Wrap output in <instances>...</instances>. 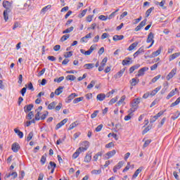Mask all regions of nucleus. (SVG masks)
<instances>
[{
    "label": "nucleus",
    "instance_id": "nucleus-1",
    "mask_svg": "<svg viewBox=\"0 0 180 180\" xmlns=\"http://www.w3.org/2000/svg\"><path fill=\"white\" fill-rule=\"evenodd\" d=\"M83 146H84V147H79L78 149H77L75 153H73L72 156V160H77V158L79 157L80 153H84V151H86L89 147V143L88 141H84Z\"/></svg>",
    "mask_w": 180,
    "mask_h": 180
},
{
    "label": "nucleus",
    "instance_id": "nucleus-2",
    "mask_svg": "<svg viewBox=\"0 0 180 180\" xmlns=\"http://www.w3.org/2000/svg\"><path fill=\"white\" fill-rule=\"evenodd\" d=\"M140 101H141V98H134L132 102H131V106L132 108H131V112H134L137 108V105L140 103Z\"/></svg>",
    "mask_w": 180,
    "mask_h": 180
},
{
    "label": "nucleus",
    "instance_id": "nucleus-3",
    "mask_svg": "<svg viewBox=\"0 0 180 180\" xmlns=\"http://www.w3.org/2000/svg\"><path fill=\"white\" fill-rule=\"evenodd\" d=\"M115 154H116V150H112L111 151H109L103 155L104 160H109V159L112 158V157L115 155Z\"/></svg>",
    "mask_w": 180,
    "mask_h": 180
},
{
    "label": "nucleus",
    "instance_id": "nucleus-4",
    "mask_svg": "<svg viewBox=\"0 0 180 180\" xmlns=\"http://www.w3.org/2000/svg\"><path fill=\"white\" fill-rule=\"evenodd\" d=\"M176 75V68H173L171 72L168 74V75L166 77V79L167 81H169V79H172V78H174Z\"/></svg>",
    "mask_w": 180,
    "mask_h": 180
},
{
    "label": "nucleus",
    "instance_id": "nucleus-5",
    "mask_svg": "<svg viewBox=\"0 0 180 180\" xmlns=\"http://www.w3.org/2000/svg\"><path fill=\"white\" fill-rule=\"evenodd\" d=\"M162 50V47L160 46L156 51L153 52L150 56H146V57H149V58H154V57H158V56L161 54Z\"/></svg>",
    "mask_w": 180,
    "mask_h": 180
},
{
    "label": "nucleus",
    "instance_id": "nucleus-6",
    "mask_svg": "<svg viewBox=\"0 0 180 180\" xmlns=\"http://www.w3.org/2000/svg\"><path fill=\"white\" fill-rule=\"evenodd\" d=\"M106 63H108V58L105 57L103 59L101 65L98 67V71H103L105 68V65H106Z\"/></svg>",
    "mask_w": 180,
    "mask_h": 180
},
{
    "label": "nucleus",
    "instance_id": "nucleus-7",
    "mask_svg": "<svg viewBox=\"0 0 180 180\" xmlns=\"http://www.w3.org/2000/svg\"><path fill=\"white\" fill-rule=\"evenodd\" d=\"M124 165V162H123V161L119 162L117 163V165L114 167L113 172H115V174H116V172H117V170L120 169V168H122V167H123Z\"/></svg>",
    "mask_w": 180,
    "mask_h": 180
},
{
    "label": "nucleus",
    "instance_id": "nucleus-8",
    "mask_svg": "<svg viewBox=\"0 0 180 180\" xmlns=\"http://www.w3.org/2000/svg\"><path fill=\"white\" fill-rule=\"evenodd\" d=\"M146 71H148V68L144 67V68H141L139 70L138 74L136 75V77H143L144 75V73L146 72Z\"/></svg>",
    "mask_w": 180,
    "mask_h": 180
},
{
    "label": "nucleus",
    "instance_id": "nucleus-9",
    "mask_svg": "<svg viewBox=\"0 0 180 180\" xmlns=\"http://www.w3.org/2000/svg\"><path fill=\"white\" fill-rule=\"evenodd\" d=\"M77 96H78V94H75V93L71 94L65 99L66 103H70L71 101H72V99H74L75 98H77Z\"/></svg>",
    "mask_w": 180,
    "mask_h": 180
},
{
    "label": "nucleus",
    "instance_id": "nucleus-10",
    "mask_svg": "<svg viewBox=\"0 0 180 180\" xmlns=\"http://www.w3.org/2000/svg\"><path fill=\"white\" fill-rule=\"evenodd\" d=\"M146 43H152V44H154V34L153 32L148 34Z\"/></svg>",
    "mask_w": 180,
    "mask_h": 180
},
{
    "label": "nucleus",
    "instance_id": "nucleus-11",
    "mask_svg": "<svg viewBox=\"0 0 180 180\" xmlns=\"http://www.w3.org/2000/svg\"><path fill=\"white\" fill-rule=\"evenodd\" d=\"M124 101H126V96H122L117 103V106H120L122 105V106H124V105H126V102Z\"/></svg>",
    "mask_w": 180,
    "mask_h": 180
},
{
    "label": "nucleus",
    "instance_id": "nucleus-12",
    "mask_svg": "<svg viewBox=\"0 0 180 180\" xmlns=\"http://www.w3.org/2000/svg\"><path fill=\"white\" fill-rule=\"evenodd\" d=\"M143 53H144V47L141 46L134 53V58H136V57L140 56V54H143Z\"/></svg>",
    "mask_w": 180,
    "mask_h": 180
},
{
    "label": "nucleus",
    "instance_id": "nucleus-13",
    "mask_svg": "<svg viewBox=\"0 0 180 180\" xmlns=\"http://www.w3.org/2000/svg\"><path fill=\"white\" fill-rule=\"evenodd\" d=\"M12 150L13 153H18L19 151V149L20 148V146H19V143H14L12 144Z\"/></svg>",
    "mask_w": 180,
    "mask_h": 180
},
{
    "label": "nucleus",
    "instance_id": "nucleus-14",
    "mask_svg": "<svg viewBox=\"0 0 180 180\" xmlns=\"http://www.w3.org/2000/svg\"><path fill=\"white\" fill-rule=\"evenodd\" d=\"M68 121V119H64L60 122L57 124V125L56 127V130H58V129H61V127H63V126H64V124H65V123H67Z\"/></svg>",
    "mask_w": 180,
    "mask_h": 180
},
{
    "label": "nucleus",
    "instance_id": "nucleus-15",
    "mask_svg": "<svg viewBox=\"0 0 180 180\" xmlns=\"http://www.w3.org/2000/svg\"><path fill=\"white\" fill-rule=\"evenodd\" d=\"M179 56H180V52L173 53L169 57V60L173 61V60H175V58H178Z\"/></svg>",
    "mask_w": 180,
    "mask_h": 180
},
{
    "label": "nucleus",
    "instance_id": "nucleus-16",
    "mask_svg": "<svg viewBox=\"0 0 180 180\" xmlns=\"http://www.w3.org/2000/svg\"><path fill=\"white\" fill-rule=\"evenodd\" d=\"M176 91H178V89H173V90H172L169 93V94L167 96V97H166V99H171V98H172V96H174V95H175V92H176Z\"/></svg>",
    "mask_w": 180,
    "mask_h": 180
},
{
    "label": "nucleus",
    "instance_id": "nucleus-17",
    "mask_svg": "<svg viewBox=\"0 0 180 180\" xmlns=\"http://www.w3.org/2000/svg\"><path fill=\"white\" fill-rule=\"evenodd\" d=\"M161 90V86L155 88L154 90H153L150 93V96H155V95H157V94L158 93V91H160Z\"/></svg>",
    "mask_w": 180,
    "mask_h": 180
},
{
    "label": "nucleus",
    "instance_id": "nucleus-18",
    "mask_svg": "<svg viewBox=\"0 0 180 180\" xmlns=\"http://www.w3.org/2000/svg\"><path fill=\"white\" fill-rule=\"evenodd\" d=\"M141 171H143V167H139L134 174L132 176V179H136L137 176H139V174L141 173Z\"/></svg>",
    "mask_w": 180,
    "mask_h": 180
},
{
    "label": "nucleus",
    "instance_id": "nucleus-19",
    "mask_svg": "<svg viewBox=\"0 0 180 180\" xmlns=\"http://www.w3.org/2000/svg\"><path fill=\"white\" fill-rule=\"evenodd\" d=\"M105 98H106V95H105V94H99L96 96L97 101H100V102L105 101Z\"/></svg>",
    "mask_w": 180,
    "mask_h": 180
},
{
    "label": "nucleus",
    "instance_id": "nucleus-20",
    "mask_svg": "<svg viewBox=\"0 0 180 180\" xmlns=\"http://www.w3.org/2000/svg\"><path fill=\"white\" fill-rule=\"evenodd\" d=\"M131 64V58H127L122 60V65H130Z\"/></svg>",
    "mask_w": 180,
    "mask_h": 180
},
{
    "label": "nucleus",
    "instance_id": "nucleus-21",
    "mask_svg": "<svg viewBox=\"0 0 180 180\" xmlns=\"http://www.w3.org/2000/svg\"><path fill=\"white\" fill-rule=\"evenodd\" d=\"M3 6L6 9H11V8L12 7V4H11V2L6 1L3 2Z\"/></svg>",
    "mask_w": 180,
    "mask_h": 180
},
{
    "label": "nucleus",
    "instance_id": "nucleus-22",
    "mask_svg": "<svg viewBox=\"0 0 180 180\" xmlns=\"http://www.w3.org/2000/svg\"><path fill=\"white\" fill-rule=\"evenodd\" d=\"M180 116V112L179 111H176L175 112L172 113V116L171 117V119L172 120H176V119H178Z\"/></svg>",
    "mask_w": 180,
    "mask_h": 180
},
{
    "label": "nucleus",
    "instance_id": "nucleus-23",
    "mask_svg": "<svg viewBox=\"0 0 180 180\" xmlns=\"http://www.w3.org/2000/svg\"><path fill=\"white\" fill-rule=\"evenodd\" d=\"M123 39H124V36L123 35H115L112 37V40H114V41H119V40H123Z\"/></svg>",
    "mask_w": 180,
    "mask_h": 180
},
{
    "label": "nucleus",
    "instance_id": "nucleus-24",
    "mask_svg": "<svg viewBox=\"0 0 180 180\" xmlns=\"http://www.w3.org/2000/svg\"><path fill=\"white\" fill-rule=\"evenodd\" d=\"M33 109V104H30L24 108L25 113H29Z\"/></svg>",
    "mask_w": 180,
    "mask_h": 180
},
{
    "label": "nucleus",
    "instance_id": "nucleus-25",
    "mask_svg": "<svg viewBox=\"0 0 180 180\" xmlns=\"http://www.w3.org/2000/svg\"><path fill=\"white\" fill-rule=\"evenodd\" d=\"M103 155V152H98L94 156V161H98Z\"/></svg>",
    "mask_w": 180,
    "mask_h": 180
},
{
    "label": "nucleus",
    "instance_id": "nucleus-26",
    "mask_svg": "<svg viewBox=\"0 0 180 180\" xmlns=\"http://www.w3.org/2000/svg\"><path fill=\"white\" fill-rule=\"evenodd\" d=\"M83 67H84V68H85V70H92V68H94V67H95V64L86 63Z\"/></svg>",
    "mask_w": 180,
    "mask_h": 180
},
{
    "label": "nucleus",
    "instance_id": "nucleus-27",
    "mask_svg": "<svg viewBox=\"0 0 180 180\" xmlns=\"http://www.w3.org/2000/svg\"><path fill=\"white\" fill-rule=\"evenodd\" d=\"M139 79L133 78L130 80L131 86H136L139 84Z\"/></svg>",
    "mask_w": 180,
    "mask_h": 180
},
{
    "label": "nucleus",
    "instance_id": "nucleus-28",
    "mask_svg": "<svg viewBox=\"0 0 180 180\" xmlns=\"http://www.w3.org/2000/svg\"><path fill=\"white\" fill-rule=\"evenodd\" d=\"M137 46H139V42H134L129 46L128 48L129 51H131L134 50V49H136Z\"/></svg>",
    "mask_w": 180,
    "mask_h": 180
},
{
    "label": "nucleus",
    "instance_id": "nucleus-29",
    "mask_svg": "<svg viewBox=\"0 0 180 180\" xmlns=\"http://www.w3.org/2000/svg\"><path fill=\"white\" fill-rule=\"evenodd\" d=\"M123 74H124V69H122L121 70H120V72H118L115 75V78L117 79L118 78H120L123 75Z\"/></svg>",
    "mask_w": 180,
    "mask_h": 180
},
{
    "label": "nucleus",
    "instance_id": "nucleus-30",
    "mask_svg": "<svg viewBox=\"0 0 180 180\" xmlns=\"http://www.w3.org/2000/svg\"><path fill=\"white\" fill-rule=\"evenodd\" d=\"M63 89H64V87L63 86H59L58 89H56L55 91V95H60V94H63Z\"/></svg>",
    "mask_w": 180,
    "mask_h": 180
},
{
    "label": "nucleus",
    "instance_id": "nucleus-31",
    "mask_svg": "<svg viewBox=\"0 0 180 180\" xmlns=\"http://www.w3.org/2000/svg\"><path fill=\"white\" fill-rule=\"evenodd\" d=\"M57 105V103L53 101L52 103H51L49 105H48V109L49 110H53V109H55L56 105Z\"/></svg>",
    "mask_w": 180,
    "mask_h": 180
},
{
    "label": "nucleus",
    "instance_id": "nucleus-32",
    "mask_svg": "<svg viewBox=\"0 0 180 180\" xmlns=\"http://www.w3.org/2000/svg\"><path fill=\"white\" fill-rule=\"evenodd\" d=\"M14 131L16 134H18L20 139H23V132L20 131V130L18 129H14Z\"/></svg>",
    "mask_w": 180,
    "mask_h": 180
},
{
    "label": "nucleus",
    "instance_id": "nucleus-33",
    "mask_svg": "<svg viewBox=\"0 0 180 180\" xmlns=\"http://www.w3.org/2000/svg\"><path fill=\"white\" fill-rule=\"evenodd\" d=\"M50 8H51V5H48L45 7H44L41 10V13H43L44 15V13H46V12H47V11H49V9H50Z\"/></svg>",
    "mask_w": 180,
    "mask_h": 180
},
{
    "label": "nucleus",
    "instance_id": "nucleus-34",
    "mask_svg": "<svg viewBox=\"0 0 180 180\" xmlns=\"http://www.w3.org/2000/svg\"><path fill=\"white\" fill-rule=\"evenodd\" d=\"M180 103V97H179L175 102L172 103L170 105V108H174V106H177Z\"/></svg>",
    "mask_w": 180,
    "mask_h": 180
},
{
    "label": "nucleus",
    "instance_id": "nucleus-35",
    "mask_svg": "<svg viewBox=\"0 0 180 180\" xmlns=\"http://www.w3.org/2000/svg\"><path fill=\"white\" fill-rule=\"evenodd\" d=\"M77 126H78V122H75L69 126L68 130H72V129H75V127H77Z\"/></svg>",
    "mask_w": 180,
    "mask_h": 180
},
{
    "label": "nucleus",
    "instance_id": "nucleus-36",
    "mask_svg": "<svg viewBox=\"0 0 180 180\" xmlns=\"http://www.w3.org/2000/svg\"><path fill=\"white\" fill-rule=\"evenodd\" d=\"M91 160H92V155L88 154L84 158V162H91Z\"/></svg>",
    "mask_w": 180,
    "mask_h": 180
},
{
    "label": "nucleus",
    "instance_id": "nucleus-37",
    "mask_svg": "<svg viewBox=\"0 0 180 180\" xmlns=\"http://www.w3.org/2000/svg\"><path fill=\"white\" fill-rule=\"evenodd\" d=\"M73 31H74V27H70L66 29L65 30H64L63 32V34H65L67 33H71V32H73Z\"/></svg>",
    "mask_w": 180,
    "mask_h": 180
},
{
    "label": "nucleus",
    "instance_id": "nucleus-38",
    "mask_svg": "<svg viewBox=\"0 0 180 180\" xmlns=\"http://www.w3.org/2000/svg\"><path fill=\"white\" fill-rule=\"evenodd\" d=\"M86 12H88V9H84L82 11L81 13L78 15V18L81 19V18H84L85 15H86Z\"/></svg>",
    "mask_w": 180,
    "mask_h": 180
},
{
    "label": "nucleus",
    "instance_id": "nucleus-39",
    "mask_svg": "<svg viewBox=\"0 0 180 180\" xmlns=\"http://www.w3.org/2000/svg\"><path fill=\"white\" fill-rule=\"evenodd\" d=\"M154 9V7H150L149 9H148L146 12V18H148L151 13L153 12V10Z\"/></svg>",
    "mask_w": 180,
    "mask_h": 180
},
{
    "label": "nucleus",
    "instance_id": "nucleus-40",
    "mask_svg": "<svg viewBox=\"0 0 180 180\" xmlns=\"http://www.w3.org/2000/svg\"><path fill=\"white\" fill-rule=\"evenodd\" d=\"M84 101V97H79L73 100V103L77 104L79 102H82Z\"/></svg>",
    "mask_w": 180,
    "mask_h": 180
},
{
    "label": "nucleus",
    "instance_id": "nucleus-41",
    "mask_svg": "<svg viewBox=\"0 0 180 180\" xmlns=\"http://www.w3.org/2000/svg\"><path fill=\"white\" fill-rule=\"evenodd\" d=\"M96 82L95 80H92L90 84L87 86V89H92L93 86H95V84Z\"/></svg>",
    "mask_w": 180,
    "mask_h": 180
},
{
    "label": "nucleus",
    "instance_id": "nucleus-42",
    "mask_svg": "<svg viewBox=\"0 0 180 180\" xmlns=\"http://www.w3.org/2000/svg\"><path fill=\"white\" fill-rule=\"evenodd\" d=\"M75 76L72 75H69L66 77V79H68V81H75Z\"/></svg>",
    "mask_w": 180,
    "mask_h": 180
},
{
    "label": "nucleus",
    "instance_id": "nucleus-43",
    "mask_svg": "<svg viewBox=\"0 0 180 180\" xmlns=\"http://www.w3.org/2000/svg\"><path fill=\"white\" fill-rule=\"evenodd\" d=\"M65 141V136H64L62 139H59L57 141H56V144L60 145V144H63V143Z\"/></svg>",
    "mask_w": 180,
    "mask_h": 180
},
{
    "label": "nucleus",
    "instance_id": "nucleus-44",
    "mask_svg": "<svg viewBox=\"0 0 180 180\" xmlns=\"http://www.w3.org/2000/svg\"><path fill=\"white\" fill-rule=\"evenodd\" d=\"M101 172H102L101 169H98V170L94 169L91 171L92 175H99V174H101Z\"/></svg>",
    "mask_w": 180,
    "mask_h": 180
},
{
    "label": "nucleus",
    "instance_id": "nucleus-45",
    "mask_svg": "<svg viewBox=\"0 0 180 180\" xmlns=\"http://www.w3.org/2000/svg\"><path fill=\"white\" fill-rule=\"evenodd\" d=\"M117 99H118L117 96H116L114 98H112L108 103V105H113V103H116V102H117Z\"/></svg>",
    "mask_w": 180,
    "mask_h": 180
},
{
    "label": "nucleus",
    "instance_id": "nucleus-46",
    "mask_svg": "<svg viewBox=\"0 0 180 180\" xmlns=\"http://www.w3.org/2000/svg\"><path fill=\"white\" fill-rule=\"evenodd\" d=\"M4 18L5 22H8V20L9 19V18L8 17V10H5L4 11Z\"/></svg>",
    "mask_w": 180,
    "mask_h": 180
},
{
    "label": "nucleus",
    "instance_id": "nucleus-47",
    "mask_svg": "<svg viewBox=\"0 0 180 180\" xmlns=\"http://www.w3.org/2000/svg\"><path fill=\"white\" fill-rule=\"evenodd\" d=\"M164 113H165V111H160L156 115H154V117L158 120V117H161V116H162L164 115Z\"/></svg>",
    "mask_w": 180,
    "mask_h": 180
},
{
    "label": "nucleus",
    "instance_id": "nucleus-48",
    "mask_svg": "<svg viewBox=\"0 0 180 180\" xmlns=\"http://www.w3.org/2000/svg\"><path fill=\"white\" fill-rule=\"evenodd\" d=\"M34 116V114L33 113V112H30L28 113L27 116V119H28V120H32V119H33Z\"/></svg>",
    "mask_w": 180,
    "mask_h": 180
},
{
    "label": "nucleus",
    "instance_id": "nucleus-49",
    "mask_svg": "<svg viewBox=\"0 0 180 180\" xmlns=\"http://www.w3.org/2000/svg\"><path fill=\"white\" fill-rule=\"evenodd\" d=\"M64 81V77H60L58 79H54V82H58V84H60V82Z\"/></svg>",
    "mask_w": 180,
    "mask_h": 180
},
{
    "label": "nucleus",
    "instance_id": "nucleus-50",
    "mask_svg": "<svg viewBox=\"0 0 180 180\" xmlns=\"http://www.w3.org/2000/svg\"><path fill=\"white\" fill-rule=\"evenodd\" d=\"M98 113H99V110H95L91 115V117L92 119H95V117H96V116H98Z\"/></svg>",
    "mask_w": 180,
    "mask_h": 180
},
{
    "label": "nucleus",
    "instance_id": "nucleus-51",
    "mask_svg": "<svg viewBox=\"0 0 180 180\" xmlns=\"http://www.w3.org/2000/svg\"><path fill=\"white\" fill-rule=\"evenodd\" d=\"M157 5H159L161 8L165 9V6H164V5H165V1L162 0L161 2H158Z\"/></svg>",
    "mask_w": 180,
    "mask_h": 180
},
{
    "label": "nucleus",
    "instance_id": "nucleus-52",
    "mask_svg": "<svg viewBox=\"0 0 180 180\" xmlns=\"http://www.w3.org/2000/svg\"><path fill=\"white\" fill-rule=\"evenodd\" d=\"M68 39H70V34H65V35H63L60 40L61 41H65V40H67Z\"/></svg>",
    "mask_w": 180,
    "mask_h": 180
},
{
    "label": "nucleus",
    "instance_id": "nucleus-53",
    "mask_svg": "<svg viewBox=\"0 0 180 180\" xmlns=\"http://www.w3.org/2000/svg\"><path fill=\"white\" fill-rule=\"evenodd\" d=\"M32 139H33V132L32 131L30 132V134H28V136L27 137V141H30V140H32Z\"/></svg>",
    "mask_w": 180,
    "mask_h": 180
},
{
    "label": "nucleus",
    "instance_id": "nucleus-54",
    "mask_svg": "<svg viewBox=\"0 0 180 180\" xmlns=\"http://www.w3.org/2000/svg\"><path fill=\"white\" fill-rule=\"evenodd\" d=\"M161 78V75H158L156 77H155L153 79H152V82L155 84V82H157V80Z\"/></svg>",
    "mask_w": 180,
    "mask_h": 180
},
{
    "label": "nucleus",
    "instance_id": "nucleus-55",
    "mask_svg": "<svg viewBox=\"0 0 180 180\" xmlns=\"http://www.w3.org/2000/svg\"><path fill=\"white\" fill-rule=\"evenodd\" d=\"M112 147H115V143H113V142H110L105 145V148H112Z\"/></svg>",
    "mask_w": 180,
    "mask_h": 180
},
{
    "label": "nucleus",
    "instance_id": "nucleus-56",
    "mask_svg": "<svg viewBox=\"0 0 180 180\" xmlns=\"http://www.w3.org/2000/svg\"><path fill=\"white\" fill-rule=\"evenodd\" d=\"M147 23V19H145L143 20V21H141L140 23H139V26L143 28L144 27V25Z\"/></svg>",
    "mask_w": 180,
    "mask_h": 180
},
{
    "label": "nucleus",
    "instance_id": "nucleus-57",
    "mask_svg": "<svg viewBox=\"0 0 180 180\" xmlns=\"http://www.w3.org/2000/svg\"><path fill=\"white\" fill-rule=\"evenodd\" d=\"M131 116H133V114H131V112H130L128 115L124 117V120L126 122L130 120V119H131Z\"/></svg>",
    "mask_w": 180,
    "mask_h": 180
},
{
    "label": "nucleus",
    "instance_id": "nucleus-58",
    "mask_svg": "<svg viewBox=\"0 0 180 180\" xmlns=\"http://www.w3.org/2000/svg\"><path fill=\"white\" fill-rule=\"evenodd\" d=\"M65 58H69V57H72V51L66 52L64 56Z\"/></svg>",
    "mask_w": 180,
    "mask_h": 180
},
{
    "label": "nucleus",
    "instance_id": "nucleus-59",
    "mask_svg": "<svg viewBox=\"0 0 180 180\" xmlns=\"http://www.w3.org/2000/svg\"><path fill=\"white\" fill-rule=\"evenodd\" d=\"M150 143H151V140L150 139L146 140L143 144V148H146V147H148Z\"/></svg>",
    "mask_w": 180,
    "mask_h": 180
},
{
    "label": "nucleus",
    "instance_id": "nucleus-60",
    "mask_svg": "<svg viewBox=\"0 0 180 180\" xmlns=\"http://www.w3.org/2000/svg\"><path fill=\"white\" fill-rule=\"evenodd\" d=\"M98 19L100 20H103L105 22L108 19V17H106L105 15H101L98 16Z\"/></svg>",
    "mask_w": 180,
    "mask_h": 180
},
{
    "label": "nucleus",
    "instance_id": "nucleus-61",
    "mask_svg": "<svg viewBox=\"0 0 180 180\" xmlns=\"http://www.w3.org/2000/svg\"><path fill=\"white\" fill-rule=\"evenodd\" d=\"M168 86H169V83H168V82H165L163 83V87L165 91H167V89H168Z\"/></svg>",
    "mask_w": 180,
    "mask_h": 180
},
{
    "label": "nucleus",
    "instance_id": "nucleus-62",
    "mask_svg": "<svg viewBox=\"0 0 180 180\" xmlns=\"http://www.w3.org/2000/svg\"><path fill=\"white\" fill-rule=\"evenodd\" d=\"M46 156L45 155H42L41 158V162L42 164V165H44V164H46Z\"/></svg>",
    "mask_w": 180,
    "mask_h": 180
},
{
    "label": "nucleus",
    "instance_id": "nucleus-63",
    "mask_svg": "<svg viewBox=\"0 0 180 180\" xmlns=\"http://www.w3.org/2000/svg\"><path fill=\"white\" fill-rule=\"evenodd\" d=\"M26 89H27V88H26V87H23L21 89L20 94H21L22 96H25V94H26Z\"/></svg>",
    "mask_w": 180,
    "mask_h": 180
},
{
    "label": "nucleus",
    "instance_id": "nucleus-64",
    "mask_svg": "<svg viewBox=\"0 0 180 180\" xmlns=\"http://www.w3.org/2000/svg\"><path fill=\"white\" fill-rule=\"evenodd\" d=\"M61 108H63V103H59L58 105L56 107H55V109L56 110L58 111L61 109Z\"/></svg>",
    "mask_w": 180,
    "mask_h": 180
}]
</instances>
